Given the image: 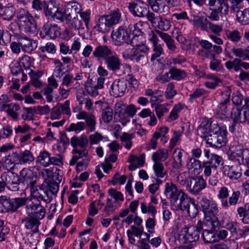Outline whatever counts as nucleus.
I'll list each match as a JSON object with an SVG mask.
<instances>
[{
	"instance_id": "1",
	"label": "nucleus",
	"mask_w": 249,
	"mask_h": 249,
	"mask_svg": "<svg viewBox=\"0 0 249 249\" xmlns=\"http://www.w3.org/2000/svg\"><path fill=\"white\" fill-rule=\"evenodd\" d=\"M199 130L207 137V142L211 147L221 148L228 142L225 126H220L215 122H203L199 126Z\"/></svg>"
},
{
	"instance_id": "2",
	"label": "nucleus",
	"mask_w": 249,
	"mask_h": 249,
	"mask_svg": "<svg viewBox=\"0 0 249 249\" xmlns=\"http://www.w3.org/2000/svg\"><path fill=\"white\" fill-rule=\"evenodd\" d=\"M36 181L30 182V190L32 199L38 201L42 200L49 203L53 199V195L56 194L59 190L58 183L48 179L42 186H35Z\"/></svg>"
},
{
	"instance_id": "3",
	"label": "nucleus",
	"mask_w": 249,
	"mask_h": 249,
	"mask_svg": "<svg viewBox=\"0 0 249 249\" xmlns=\"http://www.w3.org/2000/svg\"><path fill=\"white\" fill-rule=\"evenodd\" d=\"M199 206L204 214V220L206 226L212 227L213 230L220 226V222L217 216L219 209L217 204L212 198L203 196L200 199Z\"/></svg>"
},
{
	"instance_id": "4",
	"label": "nucleus",
	"mask_w": 249,
	"mask_h": 249,
	"mask_svg": "<svg viewBox=\"0 0 249 249\" xmlns=\"http://www.w3.org/2000/svg\"><path fill=\"white\" fill-rule=\"evenodd\" d=\"M88 142L87 137L84 135L79 137L73 136L71 138V144L73 147L72 153L73 155L69 161L71 166L75 165L77 161L83 158V156L89 155V151L86 148Z\"/></svg>"
},
{
	"instance_id": "5",
	"label": "nucleus",
	"mask_w": 249,
	"mask_h": 249,
	"mask_svg": "<svg viewBox=\"0 0 249 249\" xmlns=\"http://www.w3.org/2000/svg\"><path fill=\"white\" fill-rule=\"evenodd\" d=\"M122 14L118 9L112 11L107 15L100 16L96 21L94 28L99 32L108 33L114 25L119 23Z\"/></svg>"
},
{
	"instance_id": "6",
	"label": "nucleus",
	"mask_w": 249,
	"mask_h": 249,
	"mask_svg": "<svg viewBox=\"0 0 249 249\" xmlns=\"http://www.w3.org/2000/svg\"><path fill=\"white\" fill-rule=\"evenodd\" d=\"M39 18L37 15L34 17L28 11L23 8L19 9L17 12V18L21 29L28 35L35 34L37 32V22L35 18Z\"/></svg>"
},
{
	"instance_id": "7",
	"label": "nucleus",
	"mask_w": 249,
	"mask_h": 249,
	"mask_svg": "<svg viewBox=\"0 0 249 249\" xmlns=\"http://www.w3.org/2000/svg\"><path fill=\"white\" fill-rule=\"evenodd\" d=\"M0 179L6 182L7 188L11 191H22L28 187L30 188V183L26 186L24 180L21 179L17 174L12 172L3 173L1 175Z\"/></svg>"
},
{
	"instance_id": "8",
	"label": "nucleus",
	"mask_w": 249,
	"mask_h": 249,
	"mask_svg": "<svg viewBox=\"0 0 249 249\" xmlns=\"http://www.w3.org/2000/svg\"><path fill=\"white\" fill-rule=\"evenodd\" d=\"M231 52L236 57L232 61L226 62V68L231 71L233 69L235 72L241 71V59L249 60V46L245 49L234 47L231 49Z\"/></svg>"
},
{
	"instance_id": "9",
	"label": "nucleus",
	"mask_w": 249,
	"mask_h": 249,
	"mask_svg": "<svg viewBox=\"0 0 249 249\" xmlns=\"http://www.w3.org/2000/svg\"><path fill=\"white\" fill-rule=\"evenodd\" d=\"M26 199L23 197L11 198L6 196L0 197V212L2 213L15 212L26 204Z\"/></svg>"
},
{
	"instance_id": "10",
	"label": "nucleus",
	"mask_w": 249,
	"mask_h": 249,
	"mask_svg": "<svg viewBox=\"0 0 249 249\" xmlns=\"http://www.w3.org/2000/svg\"><path fill=\"white\" fill-rule=\"evenodd\" d=\"M230 93L225 91L222 93V99L218 106L217 115L221 119L233 117L232 108L230 105Z\"/></svg>"
},
{
	"instance_id": "11",
	"label": "nucleus",
	"mask_w": 249,
	"mask_h": 249,
	"mask_svg": "<svg viewBox=\"0 0 249 249\" xmlns=\"http://www.w3.org/2000/svg\"><path fill=\"white\" fill-rule=\"evenodd\" d=\"M128 9L130 13L135 17L144 18L148 17L151 12L148 5L141 0H135L128 3Z\"/></svg>"
},
{
	"instance_id": "12",
	"label": "nucleus",
	"mask_w": 249,
	"mask_h": 249,
	"mask_svg": "<svg viewBox=\"0 0 249 249\" xmlns=\"http://www.w3.org/2000/svg\"><path fill=\"white\" fill-rule=\"evenodd\" d=\"M228 0H209V5L211 6H215L217 9L212 10L209 18L214 21L219 19L218 12L221 15H227L229 13V6L228 4Z\"/></svg>"
},
{
	"instance_id": "13",
	"label": "nucleus",
	"mask_w": 249,
	"mask_h": 249,
	"mask_svg": "<svg viewBox=\"0 0 249 249\" xmlns=\"http://www.w3.org/2000/svg\"><path fill=\"white\" fill-rule=\"evenodd\" d=\"M206 185V182L202 176L190 177L187 178L186 189L191 194L197 195Z\"/></svg>"
},
{
	"instance_id": "14",
	"label": "nucleus",
	"mask_w": 249,
	"mask_h": 249,
	"mask_svg": "<svg viewBox=\"0 0 249 249\" xmlns=\"http://www.w3.org/2000/svg\"><path fill=\"white\" fill-rule=\"evenodd\" d=\"M223 163V160L221 157L215 154H211L209 160L203 163L204 175L206 176H210L212 170H216L217 167Z\"/></svg>"
},
{
	"instance_id": "15",
	"label": "nucleus",
	"mask_w": 249,
	"mask_h": 249,
	"mask_svg": "<svg viewBox=\"0 0 249 249\" xmlns=\"http://www.w3.org/2000/svg\"><path fill=\"white\" fill-rule=\"evenodd\" d=\"M147 20L154 27L160 31H166L171 27V23L168 19L160 16H156L153 12L149 14Z\"/></svg>"
},
{
	"instance_id": "16",
	"label": "nucleus",
	"mask_w": 249,
	"mask_h": 249,
	"mask_svg": "<svg viewBox=\"0 0 249 249\" xmlns=\"http://www.w3.org/2000/svg\"><path fill=\"white\" fill-rule=\"evenodd\" d=\"M60 35V28L57 24L46 22L42 27L40 36L42 38H45L46 36L50 39H55Z\"/></svg>"
},
{
	"instance_id": "17",
	"label": "nucleus",
	"mask_w": 249,
	"mask_h": 249,
	"mask_svg": "<svg viewBox=\"0 0 249 249\" xmlns=\"http://www.w3.org/2000/svg\"><path fill=\"white\" fill-rule=\"evenodd\" d=\"M132 34L130 31H128L125 27L120 26L116 31L112 32L111 37L114 41H116V45H120L121 43L125 42L128 44Z\"/></svg>"
},
{
	"instance_id": "18",
	"label": "nucleus",
	"mask_w": 249,
	"mask_h": 249,
	"mask_svg": "<svg viewBox=\"0 0 249 249\" xmlns=\"http://www.w3.org/2000/svg\"><path fill=\"white\" fill-rule=\"evenodd\" d=\"M127 80L124 78L115 80L111 85L110 93L116 97L123 96L127 89Z\"/></svg>"
},
{
	"instance_id": "19",
	"label": "nucleus",
	"mask_w": 249,
	"mask_h": 249,
	"mask_svg": "<svg viewBox=\"0 0 249 249\" xmlns=\"http://www.w3.org/2000/svg\"><path fill=\"white\" fill-rule=\"evenodd\" d=\"M113 53L111 48L106 45H99L94 48L92 55L98 61H102Z\"/></svg>"
},
{
	"instance_id": "20",
	"label": "nucleus",
	"mask_w": 249,
	"mask_h": 249,
	"mask_svg": "<svg viewBox=\"0 0 249 249\" xmlns=\"http://www.w3.org/2000/svg\"><path fill=\"white\" fill-rule=\"evenodd\" d=\"M193 199V198L189 197L184 192L183 194L179 195V197L171 204V206L175 210H180L184 212L185 210H187L188 206Z\"/></svg>"
},
{
	"instance_id": "21",
	"label": "nucleus",
	"mask_w": 249,
	"mask_h": 249,
	"mask_svg": "<svg viewBox=\"0 0 249 249\" xmlns=\"http://www.w3.org/2000/svg\"><path fill=\"white\" fill-rule=\"evenodd\" d=\"M26 209L29 215H32L35 218L39 219H42L45 216V209L40 204V202L36 203L33 201L26 206Z\"/></svg>"
},
{
	"instance_id": "22",
	"label": "nucleus",
	"mask_w": 249,
	"mask_h": 249,
	"mask_svg": "<svg viewBox=\"0 0 249 249\" xmlns=\"http://www.w3.org/2000/svg\"><path fill=\"white\" fill-rule=\"evenodd\" d=\"M147 2L155 12L164 15L169 12V6L163 0H147Z\"/></svg>"
},
{
	"instance_id": "23",
	"label": "nucleus",
	"mask_w": 249,
	"mask_h": 249,
	"mask_svg": "<svg viewBox=\"0 0 249 249\" xmlns=\"http://www.w3.org/2000/svg\"><path fill=\"white\" fill-rule=\"evenodd\" d=\"M148 48L146 46H141L131 50L129 58L137 62L143 61L145 59V55L148 53Z\"/></svg>"
},
{
	"instance_id": "24",
	"label": "nucleus",
	"mask_w": 249,
	"mask_h": 249,
	"mask_svg": "<svg viewBox=\"0 0 249 249\" xmlns=\"http://www.w3.org/2000/svg\"><path fill=\"white\" fill-rule=\"evenodd\" d=\"M184 192L181 190H178L177 186L172 183L167 182L165 185L164 193L170 199L171 204L179 197L180 194Z\"/></svg>"
},
{
	"instance_id": "25",
	"label": "nucleus",
	"mask_w": 249,
	"mask_h": 249,
	"mask_svg": "<svg viewBox=\"0 0 249 249\" xmlns=\"http://www.w3.org/2000/svg\"><path fill=\"white\" fill-rule=\"evenodd\" d=\"M76 118L78 120H85L86 126H87L90 131H93L96 127V119L95 116L91 113H89L85 111H80L76 115Z\"/></svg>"
},
{
	"instance_id": "26",
	"label": "nucleus",
	"mask_w": 249,
	"mask_h": 249,
	"mask_svg": "<svg viewBox=\"0 0 249 249\" xmlns=\"http://www.w3.org/2000/svg\"><path fill=\"white\" fill-rule=\"evenodd\" d=\"M18 40L22 51L25 53H30L37 47L36 41L28 36H21Z\"/></svg>"
},
{
	"instance_id": "27",
	"label": "nucleus",
	"mask_w": 249,
	"mask_h": 249,
	"mask_svg": "<svg viewBox=\"0 0 249 249\" xmlns=\"http://www.w3.org/2000/svg\"><path fill=\"white\" fill-rule=\"evenodd\" d=\"M223 172L225 175L233 180L239 178L242 175L241 168L237 165H225L223 167Z\"/></svg>"
},
{
	"instance_id": "28",
	"label": "nucleus",
	"mask_w": 249,
	"mask_h": 249,
	"mask_svg": "<svg viewBox=\"0 0 249 249\" xmlns=\"http://www.w3.org/2000/svg\"><path fill=\"white\" fill-rule=\"evenodd\" d=\"M107 68L113 71H116L120 69L122 66L121 60L119 56L115 53H113L105 60Z\"/></svg>"
},
{
	"instance_id": "29",
	"label": "nucleus",
	"mask_w": 249,
	"mask_h": 249,
	"mask_svg": "<svg viewBox=\"0 0 249 249\" xmlns=\"http://www.w3.org/2000/svg\"><path fill=\"white\" fill-rule=\"evenodd\" d=\"M21 223L24 224L27 230L35 233L39 232V221L34 217H26L21 220Z\"/></svg>"
},
{
	"instance_id": "30",
	"label": "nucleus",
	"mask_w": 249,
	"mask_h": 249,
	"mask_svg": "<svg viewBox=\"0 0 249 249\" xmlns=\"http://www.w3.org/2000/svg\"><path fill=\"white\" fill-rule=\"evenodd\" d=\"M16 12L15 6L8 3L0 11V17L5 20L10 21L13 18Z\"/></svg>"
},
{
	"instance_id": "31",
	"label": "nucleus",
	"mask_w": 249,
	"mask_h": 249,
	"mask_svg": "<svg viewBox=\"0 0 249 249\" xmlns=\"http://www.w3.org/2000/svg\"><path fill=\"white\" fill-rule=\"evenodd\" d=\"M147 26V24L146 22L140 21L136 23L130 24L128 26V29L134 36H142Z\"/></svg>"
},
{
	"instance_id": "32",
	"label": "nucleus",
	"mask_w": 249,
	"mask_h": 249,
	"mask_svg": "<svg viewBox=\"0 0 249 249\" xmlns=\"http://www.w3.org/2000/svg\"><path fill=\"white\" fill-rule=\"evenodd\" d=\"M43 5V13L47 18H50L57 6L56 1L55 0H46Z\"/></svg>"
},
{
	"instance_id": "33",
	"label": "nucleus",
	"mask_w": 249,
	"mask_h": 249,
	"mask_svg": "<svg viewBox=\"0 0 249 249\" xmlns=\"http://www.w3.org/2000/svg\"><path fill=\"white\" fill-rule=\"evenodd\" d=\"M240 196V191H233L229 197L228 200L227 199L222 202V207L225 209H228L231 206H235L238 203Z\"/></svg>"
},
{
	"instance_id": "34",
	"label": "nucleus",
	"mask_w": 249,
	"mask_h": 249,
	"mask_svg": "<svg viewBox=\"0 0 249 249\" xmlns=\"http://www.w3.org/2000/svg\"><path fill=\"white\" fill-rule=\"evenodd\" d=\"M210 228L212 229L211 230H205L202 232V238L205 243H213L217 242V236H216L217 228L213 230L212 227Z\"/></svg>"
},
{
	"instance_id": "35",
	"label": "nucleus",
	"mask_w": 249,
	"mask_h": 249,
	"mask_svg": "<svg viewBox=\"0 0 249 249\" xmlns=\"http://www.w3.org/2000/svg\"><path fill=\"white\" fill-rule=\"evenodd\" d=\"M185 231V236L187 239L190 242H195L199 239L200 232L196 228L195 226H190Z\"/></svg>"
},
{
	"instance_id": "36",
	"label": "nucleus",
	"mask_w": 249,
	"mask_h": 249,
	"mask_svg": "<svg viewBox=\"0 0 249 249\" xmlns=\"http://www.w3.org/2000/svg\"><path fill=\"white\" fill-rule=\"evenodd\" d=\"M157 32L158 35L165 42L168 49L171 51H175L177 47L175 44L174 40L172 38L171 36L161 31H157Z\"/></svg>"
},
{
	"instance_id": "37",
	"label": "nucleus",
	"mask_w": 249,
	"mask_h": 249,
	"mask_svg": "<svg viewBox=\"0 0 249 249\" xmlns=\"http://www.w3.org/2000/svg\"><path fill=\"white\" fill-rule=\"evenodd\" d=\"M168 157V151L165 149H159L153 153L151 158L154 162L163 161Z\"/></svg>"
},
{
	"instance_id": "38",
	"label": "nucleus",
	"mask_w": 249,
	"mask_h": 249,
	"mask_svg": "<svg viewBox=\"0 0 249 249\" xmlns=\"http://www.w3.org/2000/svg\"><path fill=\"white\" fill-rule=\"evenodd\" d=\"M169 72H170L172 80L176 81H180L184 79L187 76L185 71L174 67L170 68Z\"/></svg>"
},
{
	"instance_id": "39",
	"label": "nucleus",
	"mask_w": 249,
	"mask_h": 249,
	"mask_svg": "<svg viewBox=\"0 0 249 249\" xmlns=\"http://www.w3.org/2000/svg\"><path fill=\"white\" fill-rule=\"evenodd\" d=\"M237 20L242 25L249 24V8H246L243 11H237L236 15Z\"/></svg>"
},
{
	"instance_id": "40",
	"label": "nucleus",
	"mask_w": 249,
	"mask_h": 249,
	"mask_svg": "<svg viewBox=\"0 0 249 249\" xmlns=\"http://www.w3.org/2000/svg\"><path fill=\"white\" fill-rule=\"evenodd\" d=\"M241 148V144H237L235 145L233 150H231L228 152V157L229 159L231 160L236 161L240 164V149Z\"/></svg>"
},
{
	"instance_id": "41",
	"label": "nucleus",
	"mask_w": 249,
	"mask_h": 249,
	"mask_svg": "<svg viewBox=\"0 0 249 249\" xmlns=\"http://www.w3.org/2000/svg\"><path fill=\"white\" fill-rule=\"evenodd\" d=\"M51 155L47 151L41 152L37 158L36 161L44 167H48L50 165Z\"/></svg>"
},
{
	"instance_id": "42",
	"label": "nucleus",
	"mask_w": 249,
	"mask_h": 249,
	"mask_svg": "<svg viewBox=\"0 0 249 249\" xmlns=\"http://www.w3.org/2000/svg\"><path fill=\"white\" fill-rule=\"evenodd\" d=\"M153 169L155 176L158 178H162L167 174V171L165 170L163 164L160 162H154Z\"/></svg>"
},
{
	"instance_id": "43",
	"label": "nucleus",
	"mask_w": 249,
	"mask_h": 249,
	"mask_svg": "<svg viewBox=\"0 0 249 249\" xmlns=\"http://www.w3.org/2000/svg\"><path fill=\"white\" fill-rule=\"evenodd\" d=\"M20 109L19 106L15 103L8 104L5 110L7 114L12 118L16 119L18 118V114L17 112Z\"/></svg>"
},
{
	"instance_id": "44",
	"label": "nucleus",
	"mask_w": 249,
	"mask_h": 249,
	"mask_svg": "<svg viewBox=\"0 0 249 249\" xmlns=\"http://www.w3.org/2000/svg\"><path fill=\"white\" fill-rule=\"evenodd\" d=\"M144 38L142 36H134L132 34L127 44H130L134 48H139L141 46H145L144 44Z\"/></svg>"
},
{
	"instance_id": "45",
	"label": "nucleus",
	"mask_w": 249,
	"mask_h": 249,
	"mask_svg": "<svg viewBox=\"0 0 249 249\" xmlns=\"http://www.w3.org/2000/svg\"><path fill=\"white\" fill-rule=\"evenodd\" d=\"M88 156L89 155L83 156L81 160H78L75 163H76V170L77 172L85 170L87 168L90 161V158Z\"/></svg>"
},
{
	"instance_id": "46",
	"label": "nucleus",
	"mask_w": 249,
	"mask_h": 249,
	"mask_svg": "<svg viewBox=\"0 0 249 249\" xmlns=\"http://www.w3.org/2000/svg\"><path fill=\"white\" fill-rule=\"evenodd\" d=\"M225 36L229 40L233 42H238L241 38L240 33L237 30L233 31L227 30L225 31Z\"/></svg>"
},
{
	"instance_id": "47",
	"label": "nucleus",
	"mask_w": 249,
	"mask_h": 249,
	"mask_svg": "<svg viewBox=\"0 0 249 249\" xmlns=\"http://www.w3.org/2000/svg\"><path fill=\"white\" fill-rule=\"evenodd\" d=\"M195 20V22L193 23L195 26L199 27L203 31H207L208 30V23L209 21L206 18L201 15Z\"/></svg>"
},
{
	"instance_id": "48",
	"label": "nucleus",
	"mask_w": 249,
	"mask_h": 249,
	"mask_svg": "<svg viewBox=\"0 0 249 249\" xmlns=\"http://www.w3.org/2000/svg\"><path fill=\"white\" fill-rule=\"evenodd\" d=\"M191 217H195L198 213L197 205L194 199L191 203L188 206L187 210L184 211Z\"/></svg>"
},
{
	"instance_id": "49",
	"label": "nucleus",
	"mask_w": 249,
	"mask_h": 249,
	"mask_svg": "<svg viewBox=\"0 0 249 249\" xmlns=\"http://www.w3.org/2000/svg\"><path fill=\"white\" fill-rule=\"evenodd\" d=\"M18 156L20 163L30 162L34 160V157L31 152L29 150H25L23 152H20V153L18 154Z\"/></svg>"
},
{
	"instance_id": "50",
	"label": "nucleus",
	"mask_w": 249,
	"mask_h": 249,
	"mask_svg": "<svg viewBox=\"0 0 249 249\" xmlns=\"http://www.w3.org/2000/svg\"><path fill=\"white\" fill-rule=\"evenodd\" d=\"M70 28L74 31H80L84 30L82 21L79 19L77 17H74L70 22Z\"/></svg>"
},
{
	"instance_id": "51",
	"label": "nucleus",
	"mask_w": 249,
	"mask_h": 249,
	"mask_svg": "<svg viewBox=\"0 0 249 249\" xmlns=\"http://www.w3.org/2000/svg\"><path fill=\"white\" fill-rule=\"evenodd\" d=\"M86 127L85 123L83 122H78L77 123H71L69 126L67 128V130L69 131H74L76 133H79L81 131L83 130Z\"/></svg>"
},
{
	"instance_id": "52",
	"label": "nucleus",
	"mask_w": 249,
	"mask_h": 249,
	"mask_svg": "<svg viewBox=\"0 0 249 249\" xmlns=\"http://www.w3.org/2000/svg\"><path fill=\"white\" fill-rule=\"evenodd\" d=\"M19 159L18 153H12L11 154H9L8 156L5 157L4 162L6 164L11 166L17 163H20V160ZM14 165L12 166V167Z\"/></svg>"
},
{
	"instance_id": "53",
	"label": "nucleus",
	"mask_w": 249,
	"mask_h": 249,
	"mask_svg": "<svg viewBox=\"0 0 249 249\" xmlns=\"http://www.w3.org/2000/svg\"><path fill=\"white\" fill-rule=\"evenodd\" d=\"M38 49L41 53L47 52L51 54H54L57 50L54 44L51 42H47L45 45L40 46Z\"/></svg>"
},
{
	"instance_id": "54",
	"label": "nucleus",
	"mask_w": 249,
	"mask_h": 249,
	"mask_svg": "<svg viewBox=\"0 0 249 249\" xmlns=\"http://www.w3.org/2000/svg\"><path fill=\"white\" fill-rule=\"evenodd\" d=\"M226 230L230 232L232 236H235L237 234V231L239 230V224L235 221H229L225 226Z\"/></svg>"
},
{
	"instance_id": "55",
	"label": "nucleus",
	"mask_w": 249,
	"mask_h": 249,
	"mask_svg": "<svg viewBox=\"0 0 249 249\" xmlns=\"http://www.w3.org/2000/svg\"><path fill=\"white\" fill-rule=\"evenodd\" d=\"M246 110L243 111L237 107H232L233 117H232L235 122H238L241 123L245 122L241 121L243 118L245 117Z\"/></svg>"
},
{
	"instance_id": "56",
	"label": "nucleus",
	"mask_w": 249,
	"mask_h": 249,
	"mask_svg": "<svg viewBox=\"0 0 249 249\" xmlns=\"http://www.w3.org/2000/svg\"><path fill=\"white\" fill-rule=\"evenodd\" d=\"M184 129V126L182 127V130L179 131H174L173 135L171 139L170 140L169 143V147L170 148H173L175 146L178 142L179 140L180 137L182 135Z\"/></svg>"
},
{
	"instance_id": "57",
	"label": "nucleus",
	"mask_w": 249,
	"mask_h": 249,
	"mask_svg": "<svg viewBox=\"0 0 249 249\" xmlns=\"http://www.w3.org/2000/svg\"><path fill=\"white\" fill-rule=\"evenodd\" d=\"M177 94V91L175 89V84L173 82L167 84L165 92V96L167 99H172Z\"/></svg>"
},
{
	"instance_id": "58",
	"label": "nucleus",
	"mask_w": 249,
	"mask_h": 249,
	"mask_svg": "<svg viewBox=\"0 0 249 249\" xmlns=\"http://www.w3.org/2000/svg\"><path fill=\"white\" fill-rule=\"evenodd\" d=\"M66 8L70 10V11L72 12V15L73 16L77 13L78 14L82 10L80 4L75 1L68 2L67 4Z\"/></svg>"
},
{
	"instance_id": "59",
	"label": "nucleus",
	"mask_w": 249,
	"mask_h": 249,
	"mask_svg": "<svg viewBox=\"0 0 249 249\" xmlns=\"http://www.w3.org/2000/svg\"><path fill=\"white\" fill-rule=\"evenodd\" d=\"M113 110L107 107L103 109L102 113V119L105 123H109L112 120Z\"/></svg>"
},
{
	"instance_id": "60",
	"label": "nucleus",
	"mask_w": 249,
	"mask_h": 249,
	"mask_svg": "<svg viewBox=\"0 0 249 249\" xmlns=\"http://www.w3.org/2000/svg\"><path fill=\"white\" fill-rule=\"evenodd\" d=\"M141 209L142 213H150L153 217L155 216L157 213L155 207L151 203H149L148 206H146L144 203L142 202L141 203Z\"/></svg>"
},
{
	"instance_id": "61",
	"label": "nucleus",
	"mask_w": 249,
	"mask_h": 249,
	"mask_svg": "<svg viewBox=\"0 0 249 249\" xmlns=\"http://www.w3.org/2000/svg\"><path fill=\"white\" fill-rule=\"evenodd\" d=\"M153 53L151 55V61H153L158 57H159L163 53V49L160 44H156L152 45Z\"/></svg>"
},
{
	"instance_id": "62",
	"label": "nucleus",
	"mask_w": 249,
	"mask_h": 249,
	"mask_svg": "<svg viewBox=\"0 0 249 249\" xmlns=\"http://www.w3.org/2000/svg\"><path fill=\"white\" fill-rule=\"evenodd\" d=\"M229 190L226 186L221 187L217 195V198L220 200L221 206H222V202L226 200L229 196Z\"/></svg>"
},
{
	"instance_id": "63",
	"label": "nucleus",
	"mask_w": 249,
	"mask_h": 249,
	"mask_svg": "<svg viewBox=\"0 0 249 249\" xmlns=\"http://www.w3.org/2000/svg\"><path fill=\"white\" fill-rule=\"evenodd\" d=\"M115 209V206L112 202L111 199L107 198L106 206L103 210V213L105 216H107L112 213Z\"/></svg>"
},
{
	"instance_id": "64",
	"label": "nucleus",
	"mask_w": 249,
	"mask_h": 249,
	"mask_svg": "<svg viewBox=\"0 0 249 249\" xmlns=\"http://www.w3.org/2000/svg\"><path fill=\"white\" fill-rule=\"evenodd\" d=\"M9 67L11 73L15 76H17L23 71L20 63L17 61L12 62L9 65Z\"/></svg>"
}]
</instances>
